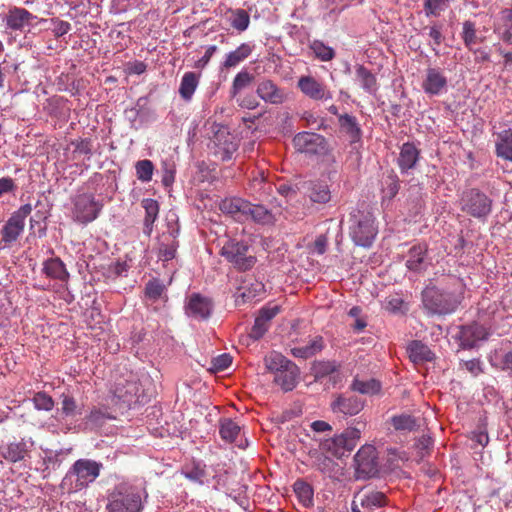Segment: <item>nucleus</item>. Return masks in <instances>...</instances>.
I'll use <instances>...</instances> for the list:
<instances>
[{"label": "nucleus", "mask_w": 512, "mask_h": 512, "mask_svg": "<svg viewBox=\"0 0 512 512\" xmlns=\"http://www.w3.org/2000/svg\"><path fill=\"white\" fill-rule=\"evenodd\" d=\"M253 47L248 43H242L235 50L229 52L226 55L224 62L222 63L223 69L234 68L241 62L246 60L252 53Z\"/></svg>", "instance_id": "32"}, {"label": "nucleus", "mask_w": 512, "mask_h": 512, "mask_svg": "<svg viewBox=\"0 0 512 512\" xmlns=\"http://www.w3.org/2000/svg\"><path fill=\"white\" fill-rule=\"evenodd\" d=\"M447 83V77L440 68L429 67L426 69L421 87L428 95H439L446 90Z\"/></svg>", "instance_id": "16"}, {"label": "nucleus", "mask_w": 512, "mask_h": 512, "mask_svg": "<svg viewBox=\"0 0 512 512\" xmlns=\"http://www.w3.org/2000/svg\"><path fill=\"white\" fill-rule=\"evenodd\" d=\"M488 335L489 333L484 326L478 323H472L460 327L457 339L462 348L471 349L475 347L479 341L487 339Z\"/></svg>", "instance_id": "15"}, {"label": "nucleus", "mask_w": 512, "mask_h": 512, "mask_svg": "<svg viewBox=\"0 0 512 512\" xmlns=\"http://www.w3.org/2000/svg\"><path fill=\"white\" fill-rule=\"evenodd\" d=\"M141 206L145 210V217H144V228L143 232L147 236H150L153 231V224L158 218L159 214V204L156 200L152 198H145L141 202Z\"/></svg>", "instance_id": "30"}, {"label": "nucleus", "mask_w": 512, "mask_h": 512, "mask_svg": "<svg viewBox=\"0 0 512 512\" xmlns=\"http://www.w3.org/2000/svg\"><path fill=\"white\" fill-rule=\"evenodd\" d=\"M33 403L36 409L50 411L54 407V401L51 396L44 392H38L33 397Z\"/></svg>", "instance_id": "54"}, {"label": "nucleus", "mask_w": 512, "mask_h": 512, "mask_svg": "<svg viewBox=\"0 0 512 512\" xmlns=\"http://www.w3.org/2000/svg\"><path fill=\"white\" fill-rule=\"evenodd\" d=\"M315 466L322 473L330 475L334 471L336 463L332 458L321 454L317 456Z\"/></svg>", "instance_id": "57"}, {"label": "nucleus", "mask_w": 512, "mask_h": 512, "mask_svg": "<svg viewBox=\"0 0 512 512\" xmlns=\"http://www.w3.org/2000/svg\"><path fill=\"white\" fill-rule=\"evenodd\" d=\"M358 470L369 473L375 467V449L372 446L362 447L355 455Z\"/></svg>", "instance_id": "37"}, {"label": "nucleus", "mask_w": 512, "mask_h": 512, "mask_svg": "<svg viewBox=\"0 0 512 512\" xmlns=\"http://www.w3.org/2000/svg\"><path fill=\"white\" fill-rule=\"evenodd\" d=\"M220 254L239 271L250 270L256 263V257L249 254V246L244 241L227 239Z\"/></svg>", "instance_id": "5"}, {"label": "nucleus", "mask_w": 512, "mask_h": 512, "mask_svg": "<svg viewBox=\"0 0 512 512\" xmlns=\"http://www.w3.org/2000/svg\"><path fill=\"white\" fill-rule=\"evenodd\" d=\"M461 210L475 218H484L491 212L492 201L478 189L465 192L461 199Z\"/></svg>", "instance_id": "11"}, {"label": "nucleus", "mask_w": 512, "mask_h": 512, "mask_svg": "<svg viewBox=\"0 0 512 512\" xmlns=\"http://www.w3.org/2000/svg\"><path fill=\"white\" fill-rule=\"evenodd\" d=\"M253 79H254L253 75L250 74L249 72H247V71L239 72L233 80L232 93L234 95H236L239 91H241L242 89L249 86L252 83Z\"/></svg>", "instance_id": "52"}, {"label": "nucleus", "mask_w": 512, "mask_h": 512, "mask_svg": "<svg viewBox=\"0 0 512 512\" xmlns=\"http://www.w3.org/2000/svg\"><path fill=\"white\" fill-rule=\"evenodd\" d=\"M212 309V301L209 298L203 297L197 293L192 294L189 297L188 303L186 305L187 315L198 320L208 319L211 315Z\"/></svg>", "instance_id": "17"}, {"label": "nucleus", "mask_w": 512, "mask_h": 512, "mask_svg": "<svg viewBox=\"0 0 512 512\" xmlns=\"http://www.w3.org/2000/svg\"><path fill=\"white\" fill-rule=\"evenodd\" d=\"M144 508L141 491L128 483H119L108 492L107 512H142Z\"/></svg>", "instance_id": "2"}, {"label": "nucleus", "mask_w": 512, "mask_h": 512, "mask_svg": "<svg viewBox=\"0 0 512 512\" xmlns=\"http://www.w3.org/2000/svg\"><path fill=\"white\" fill-rule=\"evenodd\" d=\"M249 202L238 197L225 198L220 202V210L237 221H246V210Z\"/></svg>", "instance_id": "24"}, {"label": "nucleus", "mask_w": 512, "mask_h": 512, "mask_svg": "<svg viewBox=\"0 0 512 512\" xmlns=\"http://www.w3.org/2000/svg\"><path fill=\"white\" fill-rule=\"evenodd\" d=\"M338 125L340 131L349 138L351 143H356L361 140L362 129L355 116L347 113L339 115Z\"/></svg>", "instance_id": "25"}, {"label": "nucleus", "mask_w": 512, "mask_h": 512, "mask_svg": "<svg viewBox=\"0 0 512 512\" xmlns=\"http://www.w3.org/2000/svg\"><path fill=\"white\" fill-rule=\"evenodd\" d=\"M199 75L194 72H186L180 83L179 94L185 101H190L199 84Z\"/></svg>", "instance_id": "38"}, {"label": "nucleus", "mask_w": 512, "mask_h": 512, "mask_svg": "<svg viewBox=\"0 0 512 512\" xmlns=\"http://www.w3.org/2000/svg\"><path fill=\"white\" fill-rule=\"evenodd\" d=\"M182 474L190 481L203 485L207 479L206 465L200 461H191L182 467Z\"/></svg>", "instance_id": "31"}, {"label": "nucleus", "mask_w": 512, "mask_h": 512, "mask_svg": "<svg viewBox=\"0 0 512 512\" xmlns=\"http://www.w3.org/2000/svg\"><path fill=\"white\" fill-rule=\"evenodd\" d=\"M250 218L263 224L272 221L271 213L264 206L254 205L249 202V207L246 210V220Z\"/></svg>", "instance_id": "45"}, {"label": "nucleus", "mask_w": 512, "mask_h": 512, "mask_svg": "<svg viewBox=\"0 0 512 512\" xmlns=\"http://www.w3.org/2000/svg\"><path fill=\"white\" fill-rule=\"evenodd\" d=\"M102 208L103 204L93 194L82 193L73 199L72 218L85 225L97 219Z\"/></svg>", "instance_id": "7"}, {"label": "nucleus", "mask_w": 512, "mask_h": 512, "mask_svg": "<svg viewBox=\"0 0 512 512\" xmlns=\"http://www.w3.org/2000/svg\"><path fill=\"white\" fill-rule=\"evenodd\" d=\"M293 490L303 506L309 507L313 505V488L310 484L298 479L293 484Z\"/></svg>", "instance_id": "42"}, {"label": "nucleus", "mask_w": 512, "mask_h": 512, "mask_svg": "<svg viewBox=\"0 0 512 512\" xmlns=\"http://www.w3.org/2000/svg\"><path fill=\"white\" fill-rule=\"evenodd\" d=\"M324 348V341L321 336H315L309 342L301 347L291 349V354L296 358L308 359Z\"/></svg>", "instance_id": "35"}, {"label": "nucleus", "mask_w": 512, "mask_h": 512, "mask_svg": "<svg viewBox=\"0 0 512 512\" xmlns=\"http://www.w3.org/2000/svg\"><path fill=\"white\" fill-rule=\"evenodd\" d=\"M76 401L72 397H64L62 401V412L66 416H73L76 414Z\"/></svg>", "instance_id": "64"}, {"label": "nucleus", "mask_w": 512, "mask_h": 512, "mask_svg": "<svg viewBox=\"0 0 512 512\" xmlns=\"http://www.w3.org/2000/svg\"><path fill=\"white\" fill-rule=\"evenodd\" d=\"M420 157V150L410 142H406L400 149L398 157V166L402 172L408 171L415 167Z\"/></svg>", "instance_id": "26"}, {"label": "nucleus", "mask_w": 512, "mask_h": 512, "mask_svg": "<svg viewBox=\"0 0 512 512\" xmlns=\"http://www.w3.org/2000/svg\"><path fill=\"white\" fill-rule=\"evenodd\" d=\"M31 212V204H24L11 214L1 230V242L5 246L18 240L24 231L25 219Z\"/></svg>", "instance_id": "10"}, {"label": "nucleus", "mask_w": 512, "mask_h": 512, "mask_svg": "<svg viewBox=\"0 0 512 512\" xmlns=\"http://www.w3.org/2000/svg\"><path fill=\"white\" fill-rule=\"evenodd\" d=\"M364 407V402L356 396L338 395L331 403V410L343 416L357 415Z\"/></svg>", "instance_id": "18"}, {"label": "nucleus", "mask_w": 512, "mask_h": 512, "mask_svg": "<svg viewBox=\"0 0 512 512\" xmlns=\"http://www.w3.org/2000/svg\"><path fill=\"white\" fill-rule=\"evenodd\" d=\"M341 435L346 440L348 452H350L356 447L359 439L361 438V429L357 427H349L341 433Z\"/></svg>", "instance_id": "55"}, {"label": "nucleus", "mask_w": 512, "mask_h": 512, "mask_svg": "<svg viewBox=\"0 0 512 512\" xmlns=\"http://www.w3.org/2000/svg\"><path fill=\"white\" fill-rule=\"evenodd\" d=\"M219 433L223 440L233 442L240 433V426L230 418L219 421Z\"/></svg>", "instance_id": "44"}, {"label": "nucleus", "mask_w": 512, "mask_h": 512, "mask_svg": "<svg viewBox=\"0 0 512 512\" xmlns=\"http://www.w3.org/2000/svg\"><path fill=\"white\" fill-rule=\"evenodd\" d=\"M72 145L75 146V152L84 154V155H91L92 154V141L91 139L85 138V139H79L72 142Z\"/></svg>", "instance_id": "62"}, {"label": "nucleus", "mask_w": 512, "mask_h": 512, "mask_svg": "<svg viewBox=\"0 0 512 512\" xmlns=\"http://www.w3.org/2000/svg\"><path fill=\"white\" fill-rule=\"evenodd\" d=\"M427 252V244H417L412 246L408 251L405 264L407 269L415 273H423L426 271L429 265Z\"/></svg>", "instance_id": "19"}, {"label": "nucleus", "mask_w": 512, "mask_h": 512, "mask_svg": "<svg viewBox=\"0 0 512 512\" xmlns=\"http://www.w3.org/2000/svg\"><path fill=\"white\" fill-rule=\"evenodd\" d=\"M297 88L314 101H327L333 97L332 92L323 82L310 75L301 76L298 79Z\"/></svg>", "instance_id": "13"}, {"label": "nucleus", "mask_w": 512, "mask_h": 512, "mask_svg": "<svg viewBox=\"0 0 512 512\" xmlns=\"http://www.w3.org/2000/svg\"><path fill=\"white\" fill-rule=\"evenodd\" d=\"M496 155L502 159L512 161V129H506L498 133L495 144Z\"/></svg>", "instance_id": "36"}, {"label": "nucleus", "mask_w": 512, "mask_h": 512, "mask_svg": "<svg viewBox=\"0 0 512 512\" xmlns=\"http://www.w3.org/2000/svg\"><path fill=\"white\" fill-rule=\"evenodd\" d=\"M265 292L264 284L260 281L253 280L248 284L239 287L234 295L235 304L237 306L245 303L258 301Z\"/></svg>", "instance_id": "22"}, {"label": "nucleus", "mask_w": 512, "mask_h": 512, "mask_svg": "<svg viewBox=\"0 0 512 512\" xmlns=\"http://www.w3.org/2000/svg\"><path fill=\"white\" fill-rule=\"evenodd\" d=\"M268 371L274 374V382L285 392L295 388L300 370L298 366L281 353L272 352L264 359Z\"/></svg>", "instance_id": "4"}, {"label": "nucleus", "mask_w": 512, "mask_h": 512, "mask_svg": "<svg viewBox=\"0 0 512 512\" xmlns=\"http://www.w3.org/2000/svg\"><path fill=\"white\" fill-rule=\"evenodd\" d=\"M391 424L397 431H413L417 427L416 419L408 414L393 416Z\"/></svg>", "instance_id": "48"}, {"label": "nucleus", "mask_w": 512, "mask_h": 512, "mask_svg": "<svg viewBox=\"0 0 512 512\" xmlns=\"http://www.w3.org/2000/svg\"><path fill=\"white\" fill-rule=\"evenodd\" d=\"M137 178L142 182H149L152 179L154 164L148 159L140 160L135 164Z\"/></svg>", "instance_id": "50"}, {"label": "nucleus", "mask_w": 512, "mask_h": 512, "mask_svg": "<svg viewBox=\"0 0 512 512\" xmlns=\"http://www.w3.org/2000/svg\"><path fill=\"white\" fill-rule=\"evenodd\" d=\"M462 39L469 50H472L473 45L483 41L477 37L475 24L469 20L463 23Z\"/></svg>", "instance_id": "49"}, {"label": "nucleus", "mask_w": 512, "mask_h": 512, "mask_svg": "<svg viewBox=\"0 0 512 512\" xmlns=\"http://www.w3.org/2000/svg\"><path fill=\"white\" fill-rule=\"evenodd\" d=\"M50 22L53 25V33L56 38L67 34L71 29L69 22L60 20L59 18H52Z\"/></svg>", "instance_id": "59"}, {"label": "nucleus", "mask_w": 512, "mask_h": 512, "mask_svg": "<svg viewBox=\"0 0 512 512\" xmlns=\"http://www.w3.org/2000/svg\"><path fill=\"white\" fill-rule=\"evenodd\" d=\"M293 145L301 153L320 154L326 149V140L317 133L301 132L294 136Z\"/></svg>", "instance_id": "14"}, {"label": "nucleus", "mask_w": 512, "mask_h": 512, "mask_svg": "<svg viewBox=\"0 0 512 512\" xmlns=\"http://www.w3.org/2000/svg\"><path fill=\"white\" fill-rule=\"evenodd\" d=\"M232 363V357L227 354H221L212 360L213 369L216 371H224Z\"/></svg>", "instance_id": "61"}, {"label": "nucleus", "mask_w": 512, "mask_h": 512, "mask_svg": "<svg viewBox=\"0 0 512 512\" xmlns=\"http://www.w3.org/2000/svg\"><path fill=\"white\" fill-rule=\"evenodd\" d=\"M164 290L165 286L158 279H152L145 286V296L152 301H157L161 298Z\"/></svg>", "instance_id": "51"}, {"label": "nucleus", "mask_w": 512, "mask_h": 512, "mask_svg": "<svg viewBox=\"0 0 512 512\" xmlns=\"http://www.w3.org/2000/svg\"><path fill=\"white\" fill-rule=\"evenodd\" d=\"M354 217L355 221L349 232L353 242L361 247H370L377 235L375 219L368 213Z\"/></svg>", "instance_id": "9"}, {"label": "nucleus", "mask_w": 512, "mask_h": 512, "mask_svg": "<svg viewBox=\"0 0 512 512\" xmlns=\"http://www.w3.org/2000/svg\"><path fill=\"white\" fill-rule=\"evenodd\" d=\"M158 241V258L162 261L172 260L178 248L174 232L162 233Z\"/></svg>", "instance_id": "27"}, {"label": "nucleus", "mask_w": 512, "mask_h": 512, "mask_svg": "<svg viewBox=\"0 0 512 512\" xmlns=\"http://www.w3.org/2000/svg\"><path fill=\"white\" fill-rule=\"evenodd\" d=\"M35 18L36 16H34L25 8L14 6L9 8L3 21L5 22L7 28L17 31L22 30L25 25L29 24Z\"/></svg>", "instance_id": "23"}, {"label": "nucleus", "mask_w": 512, "mask_h": 512, "mask_svg": "<svg viewBox=\"0 0 512 512\" xmlns=\"http://www.w3.org/2000/svg\"><path fill=\"white\" fill-rule=\"evenodd\" d=\"M225 19L229 25L239 33L245 31L250 24V16L244 9H229L225 13Z\"/></svg>", "instance_id": "33"}, {"label": "nucleus", "mask_w": 512, "mask_h": 512, "mask_svg": "<svg viewBox=\"0 0 512 512\" xmlns=\"http://www.w3.org/2000/svg\"><path fill=\"white\" fill-rule=\"evenodd\" d=\"M350 389L365 395H375L381 391V383L376 379L361 380L355 377L350 385Z\"/></svg>", "instance_id": "39"}, {"label": "nucleus", "mask_w": 512, "mask_h": 512, "mask_svg": "<svg viewBox=\"0 0 512 512\" xmlns=\"http://www.w3.org/2000/svg\"><path fill=\"white\" fill-rule=\"evenodd\" d=\"M407 352L409 354V358L415 364L429 362L434 358V353L430 350V348L423 344L421 341L417 340H414L408 344Z\"/></svg>", "instance_id": "29"}, {"label": "nucleus", "mask_w": 512, "mask_h": 512, "mask_svg": "<svg viewBox=\"0 0 512 512\" xmlns=\"http://www.w3.org/2000/svg\"><path fill=\"white\" fill-rule=\"evenodd\" d=\"M424 30H428V36L433 40V45L435 47H439L442 44L444 40L442 25L434 24L432 26L425 27Z\"/></svg>", "instance_id": "60"}, {"label": "nucleus", "mask_w": 512, "mask_h": 512, "mask_svg": "<svg viewBox=\"0 0 512 512\" xmlns=\"http://www.w3.org/2000/svg\"><path fill=\"white\" fill-rule=\"evenodd\" d=\"M494 33L506 44L512 45V9L501 10L494 19Z\"/></svg>", "instance_id": "21"}, {"label": "nucleus", "mask_w": 512, "mask_h": 512, "mask_svg": "<svg viewBox=\"0 0 512 512\" xmlns=\"http://www.w3.org/2000/svg\"><path fill=\"white\" fill-rule=\"evenodd\" d=\"M309 47L315 54V57L321 61L327 62L335 57L334 49L320 40L312 41Z\"/></svg>", "instance_id": "46"}, {"label": "nucleus", "mask_w": 512, "mask_h": 512, "mask_svg": "<svg viewBox=\"0 0 512 512\" xmlns=\"http://www.w3.org/2000/svg\"><path fill=\"white\" fill-rule=\"evenodd\" d=\"M269 325L261 320L259 317H256L254 325L252 326L249 337L254 341L259 340L264 336V334L268 331Z\"/></svg>", "instance_id": "58"}, {"label": "nucleus", "mask_w": 512, "mask_h": 512, "mask_svg": "<svg viewBox=\"0 0 512 512\" xmlns=\"http://www.w3.org/2000/svg\"><path fill=\"white\" fill-rule=\"evenodd\" d=\"M447 7L445 0H425L424 12L427 17H438Z\"/></svg>", "instance_id": "53"}, {"label": "nucleus", "mask_w": 512, "mask_h": 512, "mask_svg": "<svg viewBox=\"0 0 512 512\" xmlns=\"http://www.w3.org/2000/svg\"><path fill=\"white\" fill-rule=\"evenodd\" d=\"M42 271L47 277L51 279L66 282L69 278V273L65 264L58 257L46 260L43 263Z\"/></svg>", "instance_id": "28"}, {"label": "nucleus", "mask_w": 512, "mask_h": 512, "mask_svg": "<svg viewBox=\"0 0 512 512\" xmlns=\"http://www.w3.org/2000/svg\"><path fill=\"white\" fill-rule=\"evenodd\" d=\"M338 365L334 361H316L313 363L311 373L315 379H322L336 372Z\"/></svg>", "instance_id": "47"}, {"label": "nucleus", "mask_w": 512, "mask_h": 512, "mask_svg": "<svg viewBox=\"0 0 512 512\" xmlns=\"http://www.w3.org/2000/svg\"><path fill=\"white\" fill-rule=\"evenodd\" d=\"M212 132L211 143L213 144L214 154L223 161L230 160L238 149L236 137L230 133L226 126L220 124L214 123Z\"/></svg>", "instance_id": "8"}, {"label": "nucleus", "mask_w": 512, "mask_h": 512, "mask_svg": "<svg viewBox=\"0 0 512 512\" xmlns=\"http://www.w3.org/2000/svg\"><path fill=\"white\" fill-rule=\"evenodd\" d=\"M308 196L314 203L325 204L331 199L329 187L324 182H312L309 187Z\"/></svg>", "instance_id": "41"}, {"label": "nucleus", "mask_w": 512, "mask_h": 512, "mask_svg": "<svg viewBox=\"0 0 512 512\" xmlns=\"http://www.w3.org/2000/svg\"><path fill=\"white\" fill-rule=\"evenodd\" d=\"M279 311V306L263 307L260 309L257 317L269 325L270 321L279 313Z\"/></svg>", "instance_id": "63"}, {"label": "nucleus", "mask_w": 512, "mask_h": 512, "mask_svg": "<svg viewBox=\"0 0 512 512\" xmlns=\"http://www.w3.org/2000/svg\"><path fill=\"white\" fill-rule=\"evenodd\" d=\"M465 285L455 277H448L439 284L430 283L421 295L422 304L431 315H447L455 312L464 299Z\"/></svg>", "instance_id": "1"}, {"label": "nucleus", "mask_w": 512, "mask_h": 512, "mask_svg": "<svg viewBox=\"0 0 512 512\" xmlns=\"http://www.w3.org/2000/svg\"><path fill=\"white\" fill-rule=\"evenodd\" d=\"M386 503L387 498L383 492L363 488L353 497L352 512H374Z\"/></svg>", "instance_id": "12"}, {"label": "nucleus", "mask_w": 512, "mask_h": 512, "mask_svg": "<svg viewBox=\"0 0 512 512\" xmlns=\"http://www.w3.org/2000/svg\"><path fill=\"white\" fill-rule=\"evenodd\" d=\"M139 390V381L133 372L128 371L125 374H115L113 376V384L110 391L118 401L130 405L138 400Z\"/></svg>", "instance_id": "6"}, {"label": "nucleus", "mask_w": 512, "mask_h": 512, "mask_svg": "<svg viewBox=\"0 0 512 512\" xmlns=\"http://www.w3.org/2000/svg\"><path fill=\"white\" fill-rule=\"evenodd\" d=\"M355 75L361 87L368 94H375L378 90L376 76L365 66L357 65L355 67Z\"/></svg>", "instance_id": "34"}, {"label": "nucleus", "mask_w": 512, "mask_h": 512, "mask_svg": "<svg viewBox=\"0 0 512 512\" xmlns=\"http://www.w3.org/2000/svg\"><path fill=\"white\" fill-rule=\"evenodd\" d=\"M257 95L267 103L279 105L286 101V94L272 80L264 79L257 86Z\"/></svg>", "instance_id": "20"}, {"label": "nucleus", "mask_w": 512, "mask_h": 512, "mask_svg": "<svg viewBox=\"0 0 512 512\" xmlns=\"http://www.w3.org/2000/svg\"><path fill=\"white\" fill-rule=\"evenodd\" d=\"M27 453L28 450L24 441L10 443L2 450L3 458L13 463L23 460Z\"/></svg>", "instance_id": "40"}, {"label": "nucleus", "mask_w": 512, "mask_h": 512, "mask_svg": "<svg viewBox=\"0 0 512 512\" xmlns=\"http://www.w3.org/2000/svg\"><path fill=\"white\" fill-rule=\"evenodd\" d=\"M102 464L90 459L74 462L62 480L61 487L68 493H75L94 482L100 474Z\"/></svg>", "instance_id": "3"}, {"label": "nucleus", "mask_w": 512, "mask_h": 512, "mask_svg": "<svg viewBox=\"0 0 512 512\" xmlns=\"http://www.w3.org/2000/svg\"><path fill=\"white\" fill-rule=\"evenodd\" d=\"M322 449L336 457H341L345 452H348L347 442L341 434L325 440L322 443Z\"/></svg>", "instance_id": "43"}, {"label": "nucleus", "mask_w": 512, "mask_h": 512, "mask_svg": "<svg viewBox=\"0 0 512 512\" xmlns=\"http://www.w3.org/2000/svg\"><path fill=\"white\" fill-rule=\"evenodd\" d=\"M399 191V180L396 175H388L384 181L383 193L385 197L391 199L393 198Z\"/></svg>", "instance_id": "56"}]
</instances>
